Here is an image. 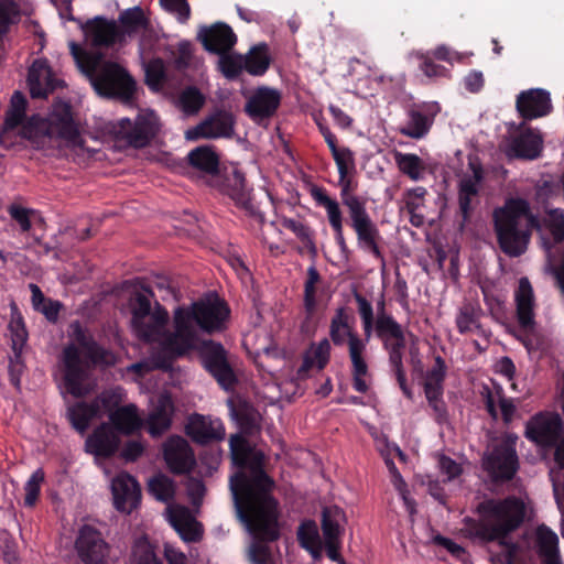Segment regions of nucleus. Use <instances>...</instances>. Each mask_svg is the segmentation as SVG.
<instances>
[{
	"label": "nucleus",
	"mask_w": 564,
	"mask_h": 564,
	"mask_svg": "<svg viewBox=\"0 0 564 564\" xmlns=\"http://www.w3.org/2000/svg\"><path fill=\"white\" fill-rule=\"evenodd\" d=\"M228 303L218 295L178 305L173 311L172 333L166 346L176 355L186 357L199 348V333L214 335L227 328L230 318Z\"/></svg>",
	"instance_id": "obj_1"
},
{
	"label": "nucleus",
	"mask_w": 564,
	"mask_h": 564,
	"mask_svg": "<svg viewBox=\"0 0 564 564\" xmlns=\"http://www.w3.org/2000/svg\"><path fill=\"white\" fill-rule=\"evenodd\" d=\"M229 446L232 462L239 467L229 481L234 503L246 511L257 499L263 509H269L274 501L275 481L264 470L263 454L253 452L241 432L230 436Z\"/></svg>",
	"instance_id": "obj_2"
},
{
	"label": "nucleus",
	"mask_w": 564,
	"mask_h": 564,
	"mask_svg": "<svg viewBox=\"0 0 564 564\" xmlns=\"http://www.w3.org/2000/svg\"><path fill=\"white\" fill-rule=\"evenodd\" d=\"M69 329L73 343L66 345L61 355L63 383L69 394L83 398L90 390L93 370L97 366L113 365L115 356L80 322H73Z\"/></svg>",
	"instance_id": "obj_3"
},
{
	"label": "nucleus",
	"mask_w": 564,
	"mask_h": 564,
	"mask_svg": "<svg viewBox=\"0 0 564 564\" xmlns=\"http://www.w3.org/2000/svg\"><path fill=\"white\" fill-rule=\"evenodd\" d=\"M478 518L466 517L464 531L469 539L487 544L506 543V538L517 531L524 522L527 507L517 496L487 498L476 507Z\"/></svg>",
	"instance_id": "obj_4"
},
{
	"label": "nucleus",
	"mask_w": 564,
	"mask_h": 564,
	"mask_svg": "<svg viewBox=\"0 0 564 564\" xmlns=\"http://www.w3.org/2000/svg\"><path fill=\"white\" fill-rule=\"evenodd\" d=\"M188 165L203 176H210L213 185L227 195L245 214L264 223V214L254 199L253 188L248 185L245 174L232 166L219 171V156L212 145H199L187 154Z\"/></svg>",
	"instance_id": "obj_5"
},
{
	"label": "nucleus",
	"mask_w": 564,
	"mask_h": 564,
	"mask_svg": "<svg viewBox=\"0 0 564 564\" xmlns=\"http://www.w3.org/2000/svg\"><path fill=\"white\" fill-rule=\"evenodd\" d=\"M540 219L523 198H511L494 212V228L501 251L511 258L522 256L533 229H540Z\"/></svg>",
	"instance_id": "obj_6"
},
{
	"label": "nucleus",
	"mask_w": 564,
	"mask_h": 564,
	"mask_svg": "<svg viewBox=\"0 0 564 564\" xmlns=\"http://www.w3.org/2000/svg\"><path fill=\"white\" fill-rule=\"evenodd\" d=\"M69 47L79 69L98 95L124 100L132 98L135 82L126 68L115 62H104L102 53L86 52L75 42H70Z\"/></svg>",
	"instance_id": "obj_7"
},
{
	"label": "nucleus",
	"mask_w": 564,
	"mask_h": 564,
	"mask_svg": "<svg viewBox=\"0 0 564 564\" xmlns=\"http://www.w3.org/2000/svg\"><path fill=\"white\" fill-rule=\"evenodd\" d=\"M258 501L256 499L246 511H240L238 503H234V507L237 519L253 538L248 549V561L251 564H271L272 554L267 543L275 542L281 536L280 502L274 497L273 505L265 510Z\"/></svg>",
	"instance_id": "obj_8"
},
{
	"label": "nucleus",
	"mask_w": 564,
	"mask_h": 564,
	"mask_svg": "<svg viewBox=\"0 0 564 564\" xmlns=\"http://www.w3.org/2000/svg\"><path fill=\"white\" fill-rule=\"evenodd\" d=\"M355 174L347 173L338 176L340 200L347 209L349 226L356 234L358 248L378 260H383L379 246L382 239L380 230L367 210V200L356 195L358 181Z\"/></svg>",
	"instance_id": "obj_9"
},
{
	"label": "nucleus",
	"mask_w": 564,
	"mask_h": 564,
	"mask_svg": "<svg viewBox=\"0 0 564 564\" xmlns=\"http://www.w3.org/2000/svg\"><path fill=\"white\" fill-rule=\"evenodd\" d=\"M329 337L335 346H343L348 340V351L351 361L352 388L359 393H367L369 386L365 380L368 365L364 358L366 343L354 333L349 326V315L345 307L336 310L330 319Z\"/></svg>",
	"instance_id": "obj_10"
},
{
	"label": "nucleus",
	"mask_w": 564,
	"mask_h": 564,
	"mask_svg": "<svg viewBox=\"0 0 564 564\" xmlns=\"http://www.w3.org/2000/svg\"><path fill=\"white\" fill-rule=\"evenodd\" d=\"M169 312L159 302H155L154 308L149 313L147 319L141 321L133 329L137 336L147 343H159L161 354L156 357V367L163 370H169L174 360L184 358V356H176L167 346L166 340L172 329H167Z\"/></svg>",
	"instance_id": "obj_11"
},
{
	"label": "nucleus",
	"mask_w": 564,
	"mask_h": 564,
	"mask_svg": "<svg viewBox=\"0 0 564 564\" xmlns=\"http://www.w3.org/2000/svg\"><path fill=\"white\" fill-rule=\"evenodd\" d=\"M516 436H507L494 446L482 458L484 470L495 482L511 480L518 471L519 459L516 451Z\"/></svg>",
	"instance_id": "obj_12"
},
{
	"label": "nucleus",
	"mask_w": 564,
	"mask_h": 564,
	"mask_svg": "<svg viewBox=\"0 0 564 564\" xmlns=\"http://www.w3.org/2000/svg\"><path fill=\"white\" fill-rule=\"evenodd\" d=\"M200 358L205 370L226 391L232 390L238 382L228 352L220 343L208 339L202 341Z\"/></svg>",
	"instance_id": "obj_13"
},
{
	"label": "nucleus",
	"mask_w": 564,
	"mask_h": 564,
	"mask_svg": "<svg viewBox=\"0 0 564 564\" xmlns=\"http://www.w3.org/2000/svg\"><path fill=\"white\" fill-rule=\"evenodd\" d=\"M159 118L152 110L140 111L132 121L121 118L117 122L116 133L129 145L141 149L147 147L159 131Z\"/></svg>",
	"instance_id": "obj_14"
},
{
	"label": "nucleus",
	"mask_w": 564,
	"mask_h": 564,
	"mask_svg": "<svg viewBox=\"0 0 564 564\" xmlns=\"http://www.w3.org/2000/svg\"><path fill=\"white\" fill-rule=\"evenodd\" d=\"M45 129L50 137H57L73 147L82 148L84 145L79 126L74 118L73 107L69 102L63 100L54 102Z\"/></svg>",
	"instance_id": "obj_15"
},
{
	"label": "nucleus",
	"mask_w": 564,
	"mask_h": 564,
	"mask_svg": "<svg viewBox=\"0 0 564 564\" xmlns=\"http://www.w3.org/2000/svg\"><path fill=\"white\" fill-rule=\"evenodd\" d=\"M563 420L555 412H539L525 424L524 436L538 446L554 447L563 433Z\"/></svg>",
	"instance_id": "obj_16"
},
{
	"label": "nucleus",
	"mask_w": 564,
	"mask_h": 564,
	"mask_svg": "<svg viewBox=\"0 0 564 564\" xmlns=\"http://www.w3.org/2000/svg\"><path fill=\"white\" fill-rule=\"evenodd\" d=\"M440 112L437 102H419L412 104L406 109V120L399 128L400 134L421 140L425 138Z\"/></svg>",
	"instance_id": "obj_17"
},
{
	"label": "nucleus",
	"mask_w": 564,
	"mask_h": 564,
	"mask_svg": "<svg viewBox=\"0 0 564 564\" xmlns=\"http://www.w3.org/2000/svg\"><path fill=\"white\" fill-rule=\"evenodd\" d=\"M75 550L84 564H106L109 546L97 529L85 524L76 536Z\"/></svg>",
	"instance_id": "obj_18"
},
{
	"label": "nucleus",
	"mask_w": 564,
	"mask_h": 564,
	"mask_svg": "<svg viewBox=\"0 0 564 564\" xmlns=\"http://www.w3.org/2000/svg\"><path fill=\"white\" fill-rule=\"evenodd\" d=\"M282 101L280 90L269 86L257 87L245 105V112L254 122H262L275 116Z\"/></svg>",
	"instance_id": "obj_19"
},
{
	"label": "nucleus",
	"mask_w": 564,
	"mask_h": 564,
	"mask_svg": "<svg viewBox=\"0 0 564 564\" xmlns=\"http://www.w3.org/2000/svg\"><path fill=\"white\" fill-rule=\"evenodd\" d=\"M163 458L170 471L175 475L188 474L196 465L191 445L184 437L178 435H173L165 441L163 444Z\"/></svg>",
	"instance_id": "obj_20"
},
{
	"label": "nucleus",
	"mask_w": 564,
	"mask_h": 564,
	"mask_svg": "<svg viewBox=\"0 0 564 564\" xmlns=\"http://www.w3.org/2000/svg\"><path fill=\"white\" fill-rule=\"evenodd\" d=\"M88 44L94 48H109L124 41V34L115 21L104 17H95L83 25Z\"/></svg>",
	"instance_id": "obj_21"
},
{
	"label": "nucleus",
	"mask_w": 564,
	"mask_h": 564,
	"mask_svg": "<svg viewBox=\"0 0 564 564\" xmlns=\"http://www.w3.org/2000/svg\"><path fill=\"white\" fill-rule=\"evenodd\" d=\"M542 148L543 139L540 132L527 127L523 121L510 138L507 154L517 159L534 160L540 156Z\"/></svg>",
	"instance_id": "obj_22"
},
{
	"label": "nucleus",
	"mask_w": 564,
	"mask_h": 564,
	"mask_svg": "<svg viewBox=\"0 0 564 564\" xmlns=\"http://www.w3.org/2000/svg\"><path fill=\"white\" fill-rule=\"evenodd\" d=\"M197 40L207 52L217 55L228 53L237 43V36L232 29L223 22H216L209 26L202 25L197 33Z\"/></svg>",
	"instance_id": "obj_23"
},
{
	"label": "nucleus",
	"mask_w": 564,
	"mask_h": 564,
	"mask_svg": "<svg viewBox=\"0 0 564 564\" xmlns=\"http://www.w3.org/2000/svg\"><path fill=\"white\" fill-rule=\"evenodd\" d=\"M234 126L235 118L232 113L220 110L203 120L195 128L187 130L186 138L191 140L229 138L234 133Z\"/></svg>",
	"instance_id": "obj_24"
},
{
	"label": "nucleus",
	"mask_w": 564,
	"mask_h": 564,
	"mask_svg": "<svg viewBox=\"0 0 564 564\" xmlns=\"http://www.w3.org/2000/svg\"><path fill=\"white\" fill-rule=\"evenodd\" d=\"M59 84L46 58H37L32 63L28 72V86L33 99L47 98Z\"/></svg>",
	"instance_id": "obj_25"
},
{
	"label": "nucleus",
	"mask_w": 564,
	"mask_h": 564,
	"mask_svg": "<svg viewBox=\"0 0 564 564\" xmlns=\"http://www.w3.org/2000/svg\"><path fill=\"white\" fill-rule=\"evenodd\" d=\"M115 508L120 512L131 513L141 500V488L135 478L120 474L111 482Z\"/></svg>",
	"instance_id": "obj_26"
},
{
	"label": "nucleus",
	"mask_w": 564,
	"mask_h": 564,
	"mask_svg": "<svg viewBox=\"0 0 564 564\" xmlns=\"http://www.w3.org/2000/svg\"><path fill=\"white\" fill-rule=\"evenodd\" d=\"M185 432L197 444L206 445L225 437V426L219 419L193 414L185 426Z\"/></svg>",
	"instance_id": "obj_27"
},
{
	"label": "nucleus",
	"mask_w": 564,
	"mask_h": 564,
	"mask_svg": "<svg viewBox=\"0 0 564 564\" xmlns=\"http://www.w3.org/2000/svg\"><path fill=\"white\" fill-rule=\"evenodd\" d=\"M516 107L524 121L544 117L552 109L550 94L543 89L521 91L517 97Z\"/></svg>",
	"instance_id": "obj_28"
},
{
	"label": "nucleus",
	"mask_w": 564,
	"mask_h": 564,
	"mask_svg": "<svg viewBox=\"0 0 564 564\" xmlns=\"http://www.w3.org/2000/svg\"><path fill=\"white\" fill-rule=\"evenodd\" d=\"M227 405L231 419L246 436H253L261 431V414L245 399H228Z\"/></svg>",
	"instance_id": "obj_29"
},
{
	"label": "nucleus",
	"mask_w": 564,
	"mask_h": 564,
	"mask_svg": "<svg viewBox=\"0 0 564 564\" xmlns=\"http://www.w3.org/2000/svg\"><path fill=\"white\" fill-rule=\"evenodd\" d=\"M120 445L118 433L107 423L100 424L87 437L86 451L96 457L109 458L116 454Z\"/></svg>",
	"instance_id": "obj_30"
},
{
	"label": "nucleus",
	"mask_w": 564,
	"mask_h": 564,
	"mask_svg": "<svg viewBox=\"0 0 564 564\" xmlns=\"http://www.w3.org/2000/svg\"><path fill=\"white\" fill-rule=\"evenodd\" d=\"M474 175L459 181L458 184V206L463 218V225L467 223L474 209L473 203L479 195V184L482 181V171L480 166L471 164Z\"/></svg>",
	"instance_id": "obj_31"
},
{
	"label": "nucleus",
	"mask_w": 564,
	"mask_h": 564,
	"mask_svg": "<svg viewBox=\"0 0 564 564\" xmlns=\"http://www.w3.org/2000/svg\"><path fill=\"white\" fill-rule=\"evenodd\" d=\"M174 404L169 394H162L147 419V430L152 437H160L172 425Z\"/></svg>",
	"instance_id": "obj_32"
},
{
	"label": "nucleus",
	"mask_w": 564,
	"mask_h": 564,
	"mask_svg": "<svg viewBox=\"0 0 564 564\" xmlns=\"http://www.w3.org/2000/svg\"><path fill=\"white\" fill-rule=\"evenodd\" d=\"M517 305V319L519 326L529 330L535 325L534 322V294L528 278H521L514 294Z\"/></svg>",
	"instance_id": "obj_33"
},
{
	"label": "nucleus",
	"mask_w": 564,
	"mask_h": 564,
	"mask_svg": "<svg viewBox=\"0 0 564 564\" xmlns=\"http://www.w3.org/2000/svg\"><path fill=\"white\" fill-rule=\"evenodd\" d=\"M169 520L173 529L185 542H198L203 536L200 523L191 514L187 508L180 507L170 510Z\"/></svg>",
	"instance_id": "obj_34"
},
{
	"label": "nucleus",
	"mask_w": 564,
	"mask_h": 564,
	"mask_svg": "<svg viewBox=\"0 0 564 564\" xmlns=\"http://www.w3.org/2000/svg\"><path fill=\"white\" fill-rule=\"evenodd\" d=\"M109 420L116 432L130 435L143 426V421L138 413L135 404H127L111 411Z\"/></svg>",
	"instance_id": "obj_35"
},
{
	"label": "nucleus",
	"mask_w": 564,
	"mask_h": 564,
	"mask_svg": "<svg viewBox=\"0 0 564 564\" xmlns=\"http://www.w3.org/2000/svg\"><path fill=\"white\" fill-rule=\"evenodd\" d=\"M536 545L543 564H562L558 536L545 524H541L536 529Z\"/></svg>",
	"instance_id": "obj_36"
},
{
	"label": "nucleus",
	"mask_w": 564,
	"mask_h": 564,
	"mask_svg": "<svg viewBox=\"0 0 564 564\" xmlns=\"http://www.w3.org/2000/svg\"><path fill=\"white\" fill-rule=\"evenodd\" d=\"M67 417L73 429L84 434L88 430L91 420L100 416L96 403L78 401L68 408Z\"/></svg>",
	"instance_id": "obj_37"
},
{
	"label": "nucleus",
	"mask_w": 564,
	"mask_h": 564,
	"mask_svg": "<svg viewBox=\"0 0 564 564\" xmlns=\"http://www.w3.org/2000/svg\"><path fill=\"white\" fill-rule=\"evenodd\" d=\"M312 198L316 205L325 208L327 219L332 229L343 227V213L339 203L332 198L326 188L322 186H313L310 191Z\"/></svg>",
	"instance_id": "obj_38"
},
{
	"label": "nucleus",
	"mask_w": 564,
	"mask_h": 564,
	"mask_svg": "<svg viewBox=\"0 0 564 564\" xmlns=\"http://www.w3.org/2000/svg\"><path fill=\"white\" fill-rule=\"evenodd\" d=\"M245 70L251 76H263L271 64L269 47L265 43L252 46L243 55Z\"/></svg>",
	"instance_id": "obj_39"
},
{
	"label": "nucleus",
	"mask_w": 564,
	"mask_h": 564,
	"mask_svg": "<svg viewBox=\"0 0 564 564\" xmlns=\"http://www.w3.org/2000/svg\"><path fill=\"white\" fill-rule=\"evenodd\" d=\"M321 282V274L318 270L311 265L306 271V280L304 283V295H303V305L305 311V318L302 325L304 328L305 324H308L314 317L317 310V299H316V285Z\"/></svg>",
	"instance_id": "obj_40"
},
{
	"label": "nucleus",
	"mask_w": 564,
	"mask_h": 564,
	"mask_svg": "<svg viewBox=\"0 0 564 564\" xmlns=\"http://www.w3.org/2000/svg\"><path fill=\"white\" fill-rule=\"evenodd\" d=\"M482 310L478 304L467 302L464 303L456 315V327L459 334L464 335L471 332L474 328L480 329V317Z\"/></svg>",
	"instance_id": "obj_41"
},
{
	"label": "nucleus",
	"mask_w": 564,
	"mask_h": 564,
	"mask_svg": "<svg viewBox=\"0 0 564 564\" xmlns=\"http://www.w3.org/2000/svg\"><path fill=\"white\" fill-rule=\"evenodd\" d=\"M25 119L26 115L10 110L6 111L3 124L0 129V145L2 148L9 150L15 144L18 138L15 130L21 128Z\"/></svg>",
	"instance_id": "obj_42"
},
{
	"label": "nucleus",
	"mask_w": 564,
	"mask_h": 564,
	"mask_svg": "<svg viewBox=\"0 0 564 564\" xmlns=\"http://www.w3.org/2000/svg\"><path fill=\"white\" fill-rule=\"evenodd\" d=\"M131 558L133 564H163L155 553L154 545L147 535L135 540L132 546Z\"/></svg>",
	"instance_id": "obj_43"
},
{
	"label": "nucleus",
	"mask_w": 564,
	"mask_h": 564,
	"mask_svg": "<svg viewBox=\"0 0 564 564\" xmlns=\"http://www.w3.org/2000/svg\"><path fill=\"white\" fill-rule=\"evenodd\" d=\"M119 22L121 24V32L124 36L138 33L140 30L148 26V20L144 17L143 10L140 7H133L120 13Z\"/></svg>",
	"instance_id": "obj_44"
},
{
	"label": "nucleus",
	"mask_w": 564,
	"mask_h": 564,
	"mask_svg": "<svg viewBox=\"0 0 564 564\" xmlns=\"http://www.w3.org/2000/svg\"><path fill=\"white\" fill-rule=\"evenodd\" d=\"M394 159L399 170L403 174L408 175L412 181H419L422 178L424 166L419 155L397 152Z\"/></svg>",
	"instance_id": "obj_45"
},
{
	"label": "nucleus",
	"mask_w": 564,
	"mask_h": 564,
	"mask_svg": "<svg viewBox=\"0 0 564 564\" xmlns=\"http://www.w3.org/2000/svg\"><path fill=\"white\" fill-rule=\"evenodd\" d=\"M447 375V366L440 355L434 357V365L425 373L423 383L424 391L429 389L444 390V382Z\"/></svg>",
	"instance_id": "obj_46"
},
{
	"label": "nucleus",
	"mask_w": 564,
	"mask_h": 564,
	"mask_svg": "<svg viewBox=\"0 0 564 564\" xmlns=\"http://www.w3.org/2000/svg\"><path fill=\"white\" fill-rule=\"evenodd\" d=\"M388 361L393 372L397 382L403 392L404 397L409 400L413 399V391L406 383V375L403 366V354L404 351H388Z\"/></svg>",
	"instance_id": "obj_47"
},
{
	"label": "nucleus",
	"mask_w": 564,
	"mask_h": 564,
	"mask_svg": "<svg viewBox=\"0 0 564 564\" xmlns=\"http://www.w3.org/2000/svg\"><path fill=\"white\" fill-rule=\"evenodd\" d=\"M181 109L186 115H195L205 104V96L195 86L186 87L178 97Z\"/></svg>",
	"instance_id": "obj_48"
},
{
	"label": "nucleus",
	"mask_w": 564,
	"mask_h": 564,
	"mask_svg": "<svg viewBox=\"0 0 564 564\" xmlns=\"http://www.w3.org/2000/svg\"><path fill=\"white\" fill-rule=\"evenodd\" d=\"M219 56V69L227 79L235 80L245 70L243 55L224 53Z\"/></svg>",
	"instance_id": "obj_49"
},
{
	"label": "nucleus",
	"mask_w": 564,
	"mask_h": 564,
	"mask_svg": "<svg viewBox=\"0 0 564 564\" xmlns=\"http://www.w3.org/2000/svg\"><path fill=\"white\" fill-rule=\"evenodd\" d=\"M429 406L433 411V417L438 424H445L448 421L447 405L444 401V390L429 389L424 391Z\"/></svg>",
	"instance_id": "obj_50"
},
{
	"label": "nucleus",
	"mask_w": 564,
	"mask_h": 564,
	"mask_svg": "<svg viewBox=\"0 0 564 564\" xmlns=\"http://www.w3.org/2000/svg\"><path fill=\"white\" fill-rule=\"evenodd\" d=\"M149 491L160 501H169L174 496V484L165 475L153 476L148 484Z\"/></svg>",
	"instance_id": "obj_51"
},
{
	"label": "nucleus",
	"mask_w": 564,
	"mask_h": 564,
	"mask_svg": "<svg viewBox=\"0 0 564 564\" xmlns=\"http://www.w3.org/2000/svg\"><path fill=\"white\" fill-rule=\"evenodd\" d=\"M376 335L380 340L393 337H400L404 334L401 324L392 315L377 316L375 324Z\"/></svg>",
	"instance_id": "obj_52"
},
{
	"label": "nucleus",
	"mask_w": 564,
	"mask_h": 564,
	"mask_svg": "<svg viewBox=\"0 0 564 564\" xmlns=\"http://www.w3.org/2000/svg\"><path fill=\"white\" fill-rule=\"evenodd\" d=\"M297 540L300 544L311 551L312 553L319 550V535L316 523L314 521H306L301 523L297 530Z\"/></svg>",
	"instance_id": "obj_53"
},
{
	"label": "nucleus",
	"mask_w": 564,
	"mask_h": 564,
	"mask_svg": "<svg viewBox=\"0 0 564 564\" xmlns=\"http://www.w3.org/2000/svg\"><path fill=\"white\" fill-rule=\"evenodd\" d=\"M9 329L11 332L12 350L23 351V348L29 338V334L23 317L20 313L12 314L11 321L9 323Z\"/></svg>",
	"instance_id": "obj_54"
},
{
	"label": "nucleus",
	"mask_w": 564,
	"mask_h": 564,
	"mask_svg": "<svg viewBox=\"0 0 564 564\" xmlns=\"http://www.w3.org/2000/svg\"><path fill=\"white\" fill-rule=\"evenodd\" d=\"M281 225L292 231L307 248L315 250L312 229L304 223L293 218L283 217Z\"/></svg>",
	"instance_id": "obj_55"
},
{
	"label": "nucleus",
	"mask_w": 564,
	"mask_h": 564,
	"mask_svg": "<svg viewBox=\"0 0 564 564\" xmlns=\"http://www.w3.org/2000/svg\"><path fill=\"white\" fill-rule=\"evenodd\" d=\"M45 474L42 468L36 469L28 479L24 486L25 497L24 506L32 508L35 506L40 494L41 484L44 481Z\"/></svg>",
	"instance_id": "obj_56"
},
{
	"label": "nucleus",
	"mask_w": 564,
	"mask_h": 564,
	"mask_svg": "<svg viewBox=\"0 0 564 564\" xmlns=\"http://www.w3.org/2000/svg\"><path fill=\"white\" fill-rule=\"evenodd\" d=\"M544 224L550 230L554 243H561L564 240V210L560 208L550 209Z\"/></svg>",
	"instance_id": "obj_57"
},
{
	"label": "nucleus",
	"mask_w": 564,
	"mask_h": 564,
	"mask_svg": "<svg viewBox=\"0 0 564 564\" xmlns=\"http://www.w3.org/2000/svg\"><path fill=\"white\" fill-rule=\"evenodd\" d=\"M20 10L14 0H0V35H6L19 19Z\"/></svg>",
	"instance_id": "obj_58"
},
{
	"label": "nucleus",
	"mask_w": 564,
	"mask_h": 564,
	"mask_svg": "<svg viewBox=\"0 0 564 564\" xmlns=\"http://www.w3.org/2000/svg\"><path fill=\"white\" fill-rule=\"evenodd\" d=\"M337 166L338 176L347 173H356L355 153L347 147H340L332 152Z\"/></svg>",
	"instance_id": "obj_59"
},
{
	"label": "nucleus",
	"mask_w": 564,
	"mask_h": 564,
	"mask_svg": "<svg viewBox=\"0 0 564 564\" xmlns=\"http://www.w3.org/2000/svg\"><path fill=\"white\" fill-rule=\"evenodd\" d=\"M415 57L420 61L419 68L429 78L447 77L449 72L446 67L434 63L430 53L416 52Z\"/></svg>",
	"instance_id": "obj_60"
},
{
	"label": "nucleus",
	"mask_w": 564,
	"mask_h": 564,
	"mask_svg": "<svg viewBox=\"0 0 564 564\" xmlns=\"http://www.w3.org/2000/svg\"><path fill=\"white\" fill-rule=\"evenodd\" d=\"M121 402V398L115 391H104L97 398H95L91 403H96L98 408V414L101 417L104 413H108L110 415L111 411L120 408L119 404Z\"/></svg>",
	"instance_id": "obj_61"
},
{
	"label": "nucleus",
	"mask_w": 564,
	"mask_h": 564,
	"mask_svg": "<svg viewBox=\"0 0 564 564\" xmlns=\"http://www.w3.org/2000/svg\"><path fill=\"white\" fill-rule=\"evenodd\" d=\"M332 346L329 339L323 338L318 344H312L308 351L316 362L317 370H323L328 365L330 359Z\"/></svg>",
	"instance_id": "obj_62"
},
{
	"label": "nucleus",
	"mask_w": 564,
	"mask_h": 564,
	"mask_svg": "<svg viewBox=\"0 0 564 564\" xmlns=\"http://www.w3.org/2000/svg\"><path fill=\"white\" fill-rule=\"evenodd\" d=\"M0 553L2 560L7 564H18V544L15 540L6 531L0 536Z\"/></svg>",
	"instance_id": "obj_63"
},
{
	"label": "nucleus",
	"mask_w": 564,
	"mask_h": 564,
	"mask_svg": "<svg viewBox=\"0 0 564 564\" xmlns=\"http://www.w3.org/2000/svg\"><path fill=\"white\" fill-rule=\"evenodd\" d=\"M152 311L150 300L143 294H137L131 307V324L134 328L141 321L147 319L149 313Z\"/></svg>",
	"instance_id": "obj_64"
}]
</instances>
